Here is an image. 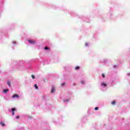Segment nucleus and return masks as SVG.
<instances>
[{
  "label": "nucleus",
  "instance_id": "nucleus-1",
  "mask_svg": "<svg viewBox=\"0 0 130 130\" xmlns=\"http://www.w3.org/2000/svg\"><path fill=\"white\" fill-rule=\"evenodd\" d=\"M28 41L29 43H30L31 44H35V41L28 40Z\"/></svg>",
  "mask_w": 130,
  "mask_h": 130
},
{
  "label": "nucleus",
  "instance_id": "nucleus-2",
  "mask_svg": "<svg viewBox=\"0 0 130 130\" xmlns=\"http://www.w3.org/2000/svg\"><path fill=\"white\" fill-rule=\"evenodd\" d=\"M12 98H19V95L18 94H14Z\"/></svg>",
  "mask_w": 130,
  "mask_h": 130
},
{
  "label": "nucleus",
  "instance_id": "nucleus-3",
  "mask_svg": "<svg viewBox=\"0 0 130 130\" xmlns=\"http://www.w3.org/2000/svg\"><path fill=\"white\" fill-rule=\"evenodd\" d=\"M55 88L54 87L52 86L51 90V93H54Z\"/></svg>",
  "mask_w": 130,
  "mask_h": 130
},
{
  "label": "nucleus",
  "instance_id": "nucleus-4",
  "mask_svg": "<svg viewBox=\"0 0 130 130\" xmlns=\"http://www.w3.org/2000/svg\"><path fill=\"white\" fill-rule=\"evenodd\" d=\"M16 110V109L15 108H12V115H15V112L14 111Z\"/></svg>",
  "mask_w": 130,
  "mask_h": 130
},
{
  "label": "nucleus",
  "instance_id": "nucleus-5",
  "mask_svg": "<svg viewBox=\"0 0 130 130\" xmlns=\"http://www.w3.org/2000/svg\"><path fill=\"white\" fill-rule=\"evenodd\" d=\"M101 86H104V87H106L107 84H106V83H104V82H102V83H101Z\"/></svg>",
  "mask_w": 130,
  "mask_h": 130
},
{
  "label": "nucleus",
  "instance_id": "nucleus-6",
  "mask_svg": "<svg viewBox=\"0 0 130 130\" xmlns=\"http://www.w3.org/2000/svg\"><path fill=\"white\" fill-rule=\"evenodd\" d=\"M4 93H7L8 92H9V89H5L3 90Z\"/></svg>",
  "mask_w": 130,
  "mask_h": 130
},
{
  "label": "nucleus",
  "instance_id": "nucleus-7",
  "mask_svg": "<svg viewBox=\"0 0 130 130\" xmlns=\"http://www.w3.org/2000/svg\"><path fill=\"white\" fill-rule=\"evenodd\" d=\"M7 84L9 87H11V82L10 81L7 82Z\"/></svg>",
  "mask_w": 130,
  "mask_h": 130
},
{
  "label": "nucleus",
  "instance_id": "nucleus-8",
  "mask_svg": "<svg viewBox=\"0 0 130 130\" xmlns=\"http://www.w3.org/2000/svg\"><path fill=\"white\" fill-rule=\"evenodd\" d=\"M79 69H80V67L77 66L75 67V70H79Z\"/></svg>",
  "mask_w": 130,
  "mask_h": 130
},
{
  "label": "nucleus",
  "instance_id": "nucleus-9",
  "mask_svg": "<svg viewBox=\"0 0 130 130\" xmlns=\"http://www.w3.org/2000/svg\"><path fill=\"white\" fill-rule=\"evenodd\" d=\"M0 124H1L2 126H5V123H4L3 122H1Z\"/></svg>",
  "mask_w": 130,
  "mask_h": 130
},
{
  "label": "nucleus",
  "instance_id": "nucleus-10",
  "mask_svg": "<svg viewBox=\"0 0 130 130\" xmlns=\"http://www.w3.org/2000/svg\"><path fill=\"white\" fill-rule=\"evenodd\" d=\"M44 49H45V50H47L49 49V48H48V47H45Z\"/></svg>",
  "mask_w": 130,
  "mask_h": 130
},
{
  "label": "nucleus",
  "instance_id": "nucleus-11",
  "mask_svg": "<svg viewBox=\"0 0 130 130\" xmlns=\"http://www.w3.org/2000/svg\"><path fill=\"white\" fill-rule=\"evenodd\" d=\"M64 85H66L65 83H63L61 84V87H63V86H64Z\"/></svg>",
  "mask_w": 130,
  "mask_h": 130
},
{
  "label": "nucleus",
  "instance_id": "nucleus-12",
  "mask_svg": "<svg viewBox=\"0 0 130 130\" xmlns=\"http://www.w3.org/2000/svg\"><path fill=\"white\" fill-rule=\"evenodd\" d=\"M35 87L36 89H38V86H37V84L35 85Z\"/></svg>",
  "mask_w": 130,
  "mask_h": 130
},
{
  "label": "nucleus",
  "instance_id": "nucleus-13",
  "mask_svg": "<svg viewBox=\"0 0 130 130\" xmlns=\"http://www.w3.org/2000/svg\"><path fill=\"white\" fill-rule=\"evenodd\" d=\"M112 105H114V104H115V101L112 102Z\"/></svg>",
  "mask_w": 130,
  "mask_h": 130
},
{
  "label": "nucleus",
  "instance_id": "nucleus-14",
  "mask_svg": "<svg viewBox=\"0 0 130 130\" xmlns=\"http://www.w3.org/2000/svg\"><path fill=\"white\" fill-rule=\"evenodd\" d=\"M98 109H99V108H98V107H96L94 108L95 110H98Z\"/></svg>",
  "mask_w": 130,
  "mask_h": 130
},
{
  "label": "nucleus",
  "instance_id": "nucleus-15",
  "mask_svg": "<svg viewBox=\"0 0 130 130\" xmlns=\"http://www.w3.org/2000/svg\"><path fill=\"white\" fill-rule=\"evenodd\" d=\"M20 118L19 116H16V118H17V119H19V118Z\"/></svg>",
  "mask_w": 130,
  "mask_h": 130
},
{
  "label": "nucleus",
  "instance_id": "nucleus-16",
  "mask_svg": "<svg viewBox=\"0 0 130 130\" xmlns=\"http://www.w3.org/2000/svg\"><path fill=\"white\" fill-rule=\"evenodd\" d=\"M102 77H103V78H105V75H104V74H103Z\"/></svg>",
  "mask_w": 130,
  "mask_h": 130
},
{
  "label": "nucleus",
  "instance_id": "nucleus-17",
  "mask_svg": "<svg viewBox=\"0 0 130 130\" xmlns=\"http://www.w3.org/2000/svg\"><path fill=\"white\" fill-rule=\"evenodd\" d=\"M31 78H32V79H34V78H35V77L34 76V75H31Z\"/></svg>",
  "mask_w": 130,
  "mask_h": 130
},
{
  "label": "nucleus",
  "instance_id": "nucleus-18",
  "mask_svg": "<svg viewBox=\"0 0 130 130\" xmlns=\"http://www.w3.org/2000/svg\"><path fill=\"white\" fill-rule=\"evenodd\" d=\"M84 83H85V81H81V84H84Z\"/></svg>",
  "mask_w": 130,
  "mask_h": 130
},
{
  "label": "nucleus",
  "instance_id": "nucleus-19",
  "mask_svg": "<svg viewBox=\"0 0 130 130\" xmlns=\"http://www.w3.org/2000/svg\"><path fill=\"white\" fill-rule=\"evenodd\" d=\"M85 45H86V46H88V43H86Z\"/></svg>",
  "mask_w": 130,
  "mask_h": 130
},
{
  "label": "nucleus",
  "instance_id": "nucleus-20",
  "mask_svg": "<svg viewBox=\"0 0 130 130\" xmlns=\"http://www.w3.org/2000/svg\"><path fill=\"white\" fill-rule=\"evenodd\" d=\"M67 102L69 101V100H67Z\"/></svg>",
  "mask_w": 130,
  "mask_h": 130
}]
</instances>
